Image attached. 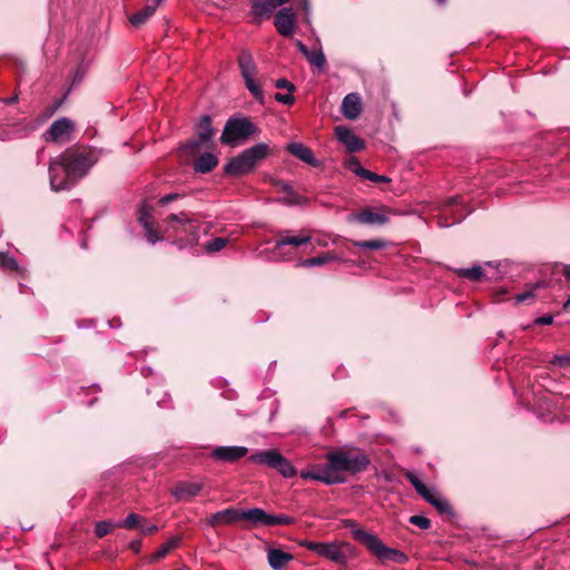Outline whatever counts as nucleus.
Segmentation results:
<instances>
[{"label": "nucleus", "mask_w": 570, "mask_h": 570, "mask_svg": "<svg viewBox=\"0 0 570 570\" xmlns=\"http://www.w3.org/2000/svg\"><path fill=\"white\" fill-rule=\"evenodd\" d=\"M308 551H312L321 557H324L341 567V558L338 542H317L305 541L303 543Z\"/></svg>", "instance_id": "14"}, {"label": "nucleus", "mask_w": 570, "mask_h": 570, "mask_svg": "<svg viewBox=\"0 0 570 570\" xmlns=\"http://www.w3.org/2000/svg\"><path fill=\"white\" fill-rule=\"evenodd\" d=\"M464 217H465V215L460 214V215L455 216L451 223H449V222L442 223L441 218H440L439 219V225L448 227V226H451L453 224L460 223Z\"/></svg>", "instance_id": "54"}, {"label": "nucleus", "mask_w": 570, "mask_h": 570, "mask_svg": "<svg viewBox=\"0 0 570 570\" xmlns=\"http://www.w3.org/2000/svg\"><path fill=\"white\" fill-rule=\"evenodd\" d=\"M312 242V236L309 234L302 233L299 235H284L281 234L275 242L274 253H279L285 246L298 247L302 245L309 244Z\"/></svg>", "instance_id": "20"}, {"label": "nucleus", "mask_w": 570, "mask_h": 570, "mask_svg": "<svg viewBox=\"0 0 570 570\" xmlns=\"http://www.w3.org/2000/svg\"><path fill=\"white\" fill-rule=\"evenodd\" d=\"M275 86L278 89H287V91H289V92H293L295 90L294 83H292L291 81H288L285 78H281V79L276 80Z\"/></svg>", "instance_id": "46"}, {"label": "nucleus", "mask_w": 570, "mask_h": 570, "mask_svg": "<svg viewBox=\"0 0 570 570\" xmlns=\"http://www.w3.org/2000/svg\"><path fill=\"white\" fill-rule=\"evenodd\" d=\"M269 146L265 142L256 144L245 149L238 156L232 158L225 165V173L232 176H240L252 171L269 154Z\"/></svg>", "instance_id": "4"}, {"label": "nucleus", "mask_w": 570, "mask_h": 570, "mask_svg": "<svg viewBox=\"0 0 570 570\" xmlns=\"http://www.w3.org/2000/svg\"><path fill=\"white\" fill-rule=\"evenodd\" d=\"M75 129V124L66 118L55 120L45 132V140L48 142H68L71 140V134Z\"/></svg>", "instance_id": "12"}, {"label": "nucleus", "mask_w": 570, "mask_h": 570, "mask_svg": "<svg viewBox=\"0 0 570 570\" xmlns=\"http://www.w3.org/2000/svg\"><path fill=\"white\" fill-rule=\"evenodd\" d=\"M301 478L320 481L326 485H333L335 482L340 481L337 478L330 474L326 463L323 468H318L316 471H302Z\"/></svg>", "instance_id": "25"}, {"label": "nucleus", "mask_w": 570, "mask_h": 570, "mask_svg": "<svg viewBox=\"0 0 570 570\" xmlns=\"http://www.w3.org/2000/svg\"><path fill=\"white\" fill-rule=\"evenodd\" d=\"M345 165L352 173H354L361 178L364 177V171H367V169L362 167L360 160L355 156H350L348 158H346Z\"/></svg>", "instance_id": "40"}, {"label": "nucleus", "mask_w": 570, "mask_h": 570, "mask_svg": "<svg viewBox=\"0 0 570 570\" xmlns=\"http://www.w3.org/2000/svg\"><path fill=\"white\" fill-rule=\"evenodd\" d=\"M274 24L277 32L284 37L293 36L295 31V14L291 8H283L276 14Z\"/></svg>", "instance_id": "17"}, {"label": "nucleus", "mask_w": 570, "mask_h": 570, "mask_svg": "<svg viewBox=\"0 0 570 570\" xmlns=\"http://www.w3.org/2000/svg\"><path fill=\"white\" fill-rule=\"evenodd\" d=\"M18 95L14 94L12 95L11 97H8V98H4L2 99V101L6 104V105H12V104H16L18 101Z\"/></svg>", "instance_id": "55"}, {"label": "nucleus", "mask_w": 570, "mask_h": 570, "mask_svg": "<svg viewBox=\"0 0 570 570\" xmlns=\"http://www.w3.org/2000/svg\"><path fill=\"white\" fill-rule=\"evenodd\" d=\"M338 547L340 554H342L341 569L345 570L347 567V560L356 558L358 556V550L356 547L345 541L338 542Z\"/></svg>", "instance_id": "31"}, {"label": "nucleus", "mask_w": 570, "mask_h": 570, "mask_svg": "<svg viewBox=\"0 0 570 570\" xmlns=\"http://www.w3.org/2000/svg\"><path fill=\"white\" fill-rule=\"evenodd\" d=\"M335 136L350 153L360 151L365 148L364 141L347 127L337 126L335 128Z\"/></svg>", "instance_id": "18"}, {"label": "nucleus", "mask_w": 570, "mask_h": 570, "mask_svg": "<svg viewBox=\"0 0 570 570\" xmlns=\"http://www.w3.org/2000/svg\"><path fill=\"white\" fill-rule=\"evenodd\" d=\"M295 46L302 53H306V50L308 49L301 40H295Z\"/></svg>", "instance_id": "56"}, {"label": "nucleus", "mask_w": 570, "mask_h": 570, "mask_svg": "<svg viewBox=\"0 0 570 570\" xmlns=\"http://www.w3.org/2000/svg\"><path fill=\"white\" fill-rule=\"evenodd\" d=\"M440 3H443L445 0H438Z\"/></svg>", "instance_id": "60"}, {"label": "nucleus", "mask_w": 570, "mask_h": 570, "mask_svg": "<svg viewBox=\"0 0 570 570\" xmlns=\"http://www.w3.org/2000/svg\"><path fill=\"white\" fill-rule=\"evenodd\" d=\"M365 175H364V179H368L371 181H374V183H389L391 181V179L384 175H377L371 170L367 169V171H364Z\"/></svg>", "instance_id": "43"}, {"label": "nucleus", "mask_w": 570, "mask_h": 570, "mask_svg": "<svg viewBox=\"0 0 570 570\" xmlns=\"http://www.w3.org/2000/svg\"><path fill=\"white\" fill-rule=\"evenodd\" d=\"M63 163L68 165L71 176L80 180L87 175L89 169L97 163L98 157L95 151L88 148H69L61 153Z\"/></svg>", "instance_id": "7"}, {"label": "nucleus", "mask_w": 570, "mask_h": 570, "mask_svg": "<svg viewBox=\"0 0 570 570\" xmlns=\"http://www.w3.org/2000/svg\"><path fill=\"white\" fill-rule=\"evenodd\" d=\"M248 453L246 446H216L213 449L210 456L216 461L235 463Z\"/></svg>", "instance_id": "16"}, {"label": "nucleus", "mask_w": 570, "mask_h": 570, "mask_svg": "<svg viewBox=\"0 0 570 570\" xmlns=\"http://www.w3.org/2000/svg\"><path fill=\"white\" fill-rule=\"evenodd\" d=\"M410 523L421 528V529H429L431 527V521L429 518L423 515H412L410 518Z\"/></svg>", "instance_id": "42"}, {"label": "nucleus", "mask_w": 570, "mask_h": 570, "mask_svg": "<svg viewBox=\"0 0 570 570\" xmlns=\"http://www.w3.org/2000/svg\"><path fill=\"white\" fill-rule=\"evenodd\" d=\"M140 223L142 224L145 228V237L148 243L155 244L163 239V237L158 234L157 230L153 228V226L148 222V216L142 214L139 218Z\"/></svg>", "instance_id": "35"}, {"label": "nucleus", "mask_w": 570, "mask_h": 570, "mask_svg": "<svg viewBox=\"0 0 570 570\" xmlns=\"http://www.w3.org/2000/svg\"><path fill=\"white\" fill-rule=\"evenodd\" d=\"M315 243L321 246V247H326L327 246V242L324 240V239H321V238H317L315 239Z\"/></svg>", "instance_id": "58"}, {"label": "nucleus", "mask_w": 570, "mask_h": 570, "mask_svg": "<svg viewBox=\"0 0 570 570\" xmlns=\"http://www.w3.org/2000/svg\"><path fill=\"white\" fill-rule=\"evenodd\" d=\"M534 322L538 325H550L553 322V316L547 314V315H543V316H540V317L535 318Z\"/></svg>", "instance_id": "50"}, {"label": "nucleus", "mask_w": 570, "mask_h": 570, "mask_svg": "<svg viewBox=\"0 0 570 570\" xmlns=\"http://www.w3.org/2000/svg\"><path fill=\"white\" fill-rule=\"evenodd\" d=\"M405 479L414 487L415 491L423 498L429 499L428 494L431 490L416 476L412 471L404 473Z\"/></svg>", "instance_id": "32"}, {"label": "nucleus", "mask_w": 570, "mask_h": 570, "mask_svg": "<svg viewBox=\"0 0 570 570\" xmlns=\"http://www.w3.org/2000/svg\"><path fill=\"white\" fill-rule=\"evenodd\" d=\"M257 132L258 128L250 119L242 116H232L225 124L220 141L226 145L235 146L246 141Z\"/></svg>", "instance_id": "5"}, {"label": "nucleus", "mask_w": 570, "mask_h": 570, "mask_svg": "<svg viewBox=\"0 0 570 570\" xmlns=\"http://www.w3.org/2000/svg\"><path fill=\"white\" fill-rule=\"evenodd\" d=\"M140 531L145 535H151L158 531V527L156 524L149 527H140Z\"/></svg>", "instance_id": "52"}, {"label": "nucleus", "mask_w": 570, "mask_h": 570, "mask_svg": "<svg viewBox=\"0 0 570 570\" xmlns=\"http://www.w3.org/2000/svg\"><path fill=\"white\" fill-rule=\"evenodd\" d=\"M227 244V239L223 237H216L208 242L205 246L208 253H215L223 249Z\"/></svg>", "instance_id": "41"}, {"label": "nucleus", "mask_w": 570, "mask_h": 570, "mask_svg": "<svg viewBox=\"0 0 570 570\" xmlns=\"http://www.w3.org/2000/svg\"><path fill=\"white\" fill-rule=\"evenodd\" d=\"M166 222L173 225L177 235L175 243L181 249L188 246H195L198 243V225H196L185 212L170 214Z\"/></svg>", "instance_id": "6"}, {"label": "nucleus", "mask_w": 570, "mask_h": 570, "mask_svg": "<svg viewBox=\"0 0 570 570\" xmlns=\"http://www.w3.org/2000/svg\"><path fill=\"white\" fill-rule=\"evenodd\" d=\"M293 559V554L281 549L271 548L267 551L268 564L273 570H283Z\"/></svg>", "instance_id": "22"}, {"label": "nucleus", "mask_w": 570, "mask_h": 570, "mask_svg": "<svg viewBox=\"0 0 570 570\" xmlns=\"http://www.w3.org/2000/svg\"><path fill=\"white\" fill-rule=\"evenodd\" d=\"M217 157L210 153H206L196 159L194 169L197 173L205 174L212 171L217 166Z\"/></svg>", "instance_id": "26"}, {"label": "nucleus", "mask_w": 570, "mask_h": 570, "mask_svg": "<svg viewBox=\"0 0 570 570\" xmlns=\"http://www.w3.org/2000/svg\"><path fill=\"white\" fill-rule=\"evenodd\" d=\"M456 273L460 277H463V278H466L470 281H474V282L481 281L484 275L481 266H473L471 268H461V269H458Z\"/></svg>", "instance_id": "36"}, {"label": "nucleus", "mask_w": 570, "mask_h": 570, "mask_svg": "<svg viewBox=\"0 0 570 570\" xmlns=\"http://www.w3.org/2000/svg\"><path fill=\"white\" fill-rule=\"evenodd\" d=\"M238 66L245 80L246 88L256 99L263 100V90L254 79L257 69L252 55L247 51H243L238 57Z\"/></svg>", "instance_id": "10"}, {"label": "nucleus", "mask_w": 570, "mask_h": 570, "mask_svg": "<svg viewBox=\"0 0 570 570\" xmlns=\"http://www.w3.org/2000/svg\"><path fill=\"white\" fill-rule=\"evenodd\" d=\"M151 1L155 2L158 6L163 2V0H151Z\"/></svg>", "instance_id": "59"}, {"label": "nucleus", "mask_w": 570, "mask_h": 570, "mask_svg": "<svg viewBox=\"0 0 570 570\" xmlns=\"http://www.w3.org/2000/svg\"><path fill=\"white\" fill-rule=\"evenodd\" d=\"M563 275L566 276L567 279H570V265H566L563 267Z\"/></svg>", "instance_id": "57"}, {"label": "nucleus", "mask_w": 570, "mask_h": 570, "mask_svg": "<svg viewBox=\"0 0 570 570\" xmlns=\"http://www.w3.org/2000/svg\"><path fill=\"white\" fill-rule=\"evenodd\" d=\"M429 499H424L431 505H433L441 514H453L452 508L448 500L439 497L432 491L428 494Z\"/></svg>", "instance_id": "30"}, {"label": "nucleus", "mask_w": 570, "mask_h": 570, "mask_svg": "<svg viewBox=\"0 0 570 570\" xmlns=\"http://www.w3.org/2000/svg\"><path fill=\"white\" fill-rule=\"evenodd\" d=\"M275 100L278 101V102H282L284 105H292L294 102V96H293V92H287V94H275Z\"/></svg>", "instance_id": "45"}, {"label": "nucleus", "mask_w": 570, "mask_h": 570, "mask_svg": "<svg viewBox=\"0 0 570 570\" xmlns=\"http://www.w3.org/2000/svg\"><path fill=\"white\" fill-rule=\"evenodd\" d=\"M206 522L213 528L240 524L243 529L249 530L262 525H292L296 522V519L287 514H268L261 508L245 510L229 507L213 513L206 519Z\"/></svg>", "instance_id": "1"}, {"label": "nucleus", "mask_w": 570, "mask_h": 570, "mask_svg": "<svg viewBox=\"0 0 570 570\" xmlns=\"http://www.w3.org/2000/svg\"><path fill=\"white\" fill-rule=\"evenodd\" d=\"M180 198V195L177 194V193H171V194H168V195H165L163 196L160 199H159V204L161 205H167L176 199Z\"/></svg>", "instance_id": "48"}, {"label": "nucleus", "mask_w": 570, "mask_h": 570, "mask_svg": "<svg viewBox=\"0 0 570 570\" xmlns=\"http://www.w3.org/2000/svg\"><path fill=\"white\" fill-rule=\"evenodd\" d=\"M287 150L312 167H320L321 161L314 157L312 149L302 142H291L287 145Z\"/></svg>", "instance_id": "21"}, {"label": "nucleus", "mask_w": 570, "mask_h": 570, "mask_svg": "<svg viewBox=\"0 0 570 570\" xmlns=\"http://www.w3.org/2000/svg\"><path fill=\"white\" fill-rule=\"evenodd\" d=\"M272 184L277 188L278 191H282L286 195V197L283 199L284 203L289 205H301L305 203L306 199L297 194L287 181L282 179H272Z\"/></svg>", "instance_id": "23"}, {"label": "nucleus", "mask_w": 570, "mask_h": 570, "mask_svg": "<svg viewBox=\"0 0 570 570\" xmlns=\"http://www.w3.org/2000/svg\"><path fill=\"white\" fill-rule=\"evenodd\" d=\"M336 259H337V256L334 253L327 252V253L322 254L321 256L311 257V258L301 261L299 263H297V267L311 268V267H315V266H322L324 264L334 262Z\"/></svg>", "instance_id": "28"}, {"label": "nucleus", "mask_w": 570, "mask_h": 570, "mask_svg": "<svg viewBox=\"0 0 570 570\" xmlns=\"http://www.w3.org/2000/svg\"><path fill=\"white\" fill-rule=\"evenodd\" d=\"M118 528V523H112L109 520L98 521L95 524V534L98 538H104L109 534L114 529Z\"/></svg>", "instance_id": "39"}, {"label": "nucleus", "mask_w": 570, "mask_h": 570, "mask_svg": "<svg viewBox=\"0 0 570 570\" xmlns=\"http://www.w3.org/2000/svg\"><path fill=\"white\" fill-rule=\"evenodd\" d=\"M289 0H250V9L252 13L255 18L262 19L264 17H269L274 10L288 2ZM299 7H302L305 11L309 10L308 0H297Z\"/></svg>", "instance_id": "13"}, {"label": "nucleus", "mask_w": 570, "mask_h": 570, "mask_svg": "<svg viewBox=\"0 0 570 570\" xmlns=\"http://www.w3.org/2000/svg\"><path fill=\"white\" fill-rule=\"evenodd\" d=\"M196 131L197 139L187 142L186 148L196 150L212 140L214 136V130L212 127V119L208 115H205L200 118L199 122L196 126Z\"/></svg>", "instance_id": "15"}, {"label": "nucleus", "mask_w": 570, "mask_h": 570, "mask_svg": "<svg viewBox=\"0 0 570 570\" xmlns=\"http://www.w3.org/2000/svg\"><path fill=\"white\" fill-rule=\"evenodd\" d=\"M344 524L346 528H351L353 539L364 546L380 562L392 561L397 564H404L409 560L404 552L389 548L377 535L358 528L354 520H345Z\"/></svg>", "instance_id": "3"}, {"label": "nucleus", "mask_w": 570, "mask_h": 570, "mask_svg": "<svg viewBox=\"0 0 570 570\" xmlns=\"http://www.w3.org/2000/svg\"><path fill=\"white\" fill-rule=\"evenodd\" d=\"M551 363L559 367H568L570 366V354L567 355H554Z\"/></svg>", "instance_id": "44"}, {"label": "nucleus", "mask_w": 570, "mask_h": 570, "mask_svg": "<svg viewBox=\"0 0 570 570\" xmlns=\"http://www.w3.org/2000/svg\"><path fill=\"white\" fill-rule=\"evenodd\" d=\"M405 479L414 487L415 491L423 498L429 499L428 494L431 490L416 476L412 471L404 473Z\"/></svg>", "instance_id": "33"}, {"label": "nucleus", "mask_w": 570, "mask_h": 570, "mask_svg": "<svg viewBox=\"0 0 570 570\" xmlns=\"http://www.w3.org/2000/svg\"><path fill=\"white\" fill-rule=\"evenodd\" d=\"M303 55L312 66H315L318 69L324 68V66L326 63V58H325L324 52L321 49H318V50L307 49L306 53H303Z\"/></svg>", "instance_id": "34"}, {"label": "nucleus", "mask_w": 570, "mask_h": 570, "mask_svg": "<svg viewBox=\"0 0 570 570\" xmlns=\"http://www.w3.org/2000/svg\"><path fill=\"white\" fill-rule=\"evenodd\" d=\"M141 546H142V541L140 539L138 540H132L130 543H129V549L131 551H134L135 553H139L140 550H141Z\"/></svg>", "instance_id": "53"}, {"label": "nucleus", "mask_w": 570, "mask_h": 570, "mask_svg": "<svg viewBox=\"0 0 570 570\" xmlns=\"http://www.w3.org/2000/svg\"><path fill=\"white\" fill-rule=\"evenodd\" d=\"M202 488L203 485L200 483L179 482L174 490V495L178 500L190 501L200 492Z\"/></svg>", "instance_id": "24"}, {"label": "nucleus", "mask_w": 570, "mask_h": 570, "mask_svg": "<svg viewBox=\"0 0 570 570\" xmlns=\"http://www.w3.org/2000/svg\"><path fill=\"white\" fill-rule=\"evenodd\" d=\"M158 4L151 1V3L142 8L140 11L130 14L128 19L132 26L140 27L156 12Z\"/></svg>", "instance_id": "27"}, {"label": "nucleus", "mask_w": 570, "mask_h": 570, "mask_svg": "<svg viewBox=\"0 0 570 570\" xmlns=\"http://www.w3.org/2000/svg\"><path fill=\"white\" fill-rule=\"evenodd\" d=\"M50 187L55 191L67 190L73 187L78 180L71 176L68 165L63 163L60 154L49 163Z\"/></svg>", "instance_id": "9"}, {"label": "nucleus", "mask_w": 570, "mask_h": 570, "mask_svg": "<svg viewBox=\"0 0 570 570\" xmlns=\"http://www.w3.org/2000/svg\"><path fill=\"white\" fill-rule=\"evenodd\" d=\"M142 521H145L144 517L137 513H129L122 522L118 523V528L137 529L141 527Z\"/></svg>", "instance_id": "38"}, {"label": "nucleus", "mask_w": 570, "mask_h": 570, "mask_svg": "<svg viewBox=\"0 0 570 570\" xmlns=\"http://www.w3.org/2000/svg\"><path fill=\"white\" fill-rule=\"evenodd\" d=\"M0 262L2 265H4L6 267H8L11 271H16L18 268V263L12 257L1 256Z\"/></svg>", "instance_id": "47"}, {"label": "nucleus", "mask_w": 570, "mask_h": 570, "mask_svg": "<svg viewBox=\"0 0 570 570\" xmlns=\"http://www.w3.org/2000/svg\"><path fill=\"white\" fill-rule=\"evenodd\" d=\"M362 112L361 97L356 92L348 94L342 102V114L350 120H355Z\"/></svg>", "instance_id": "19"}, {"label": "nucleus", "mask_w": 570, "mask_h": 570, "mask_svg": "<svg viewBox=\"0 0 570 570\" xmlns=\"http://www.w3.org/2000/svg\"><path fill=\"white\" fill-rule=\"evenodd\" d=\"M325 460L330 474L340 480L335 484L344 483L346 474L355 475L365 472L371 464V458L365 451L350 446L328 451Z\"/></svg>", "instance_id": "2"}, {"label": "nucleus", "mask_w": 570, "mask_h": 570, "mask_svg": "<svg viewBox=\"0 0 570 570\" xmlns=\"http://www.w3.org/2000/svg\"><path fill=\"white\" fill-rule=\"evenodd\" d=\"M460 200H461V198H460V197H458V196H456V197H450V198H448V199L444 202V205H443V207H444V208H443L444 214L446 213V210H448L450 207H452V206L456 205Z\"/></svg>", "instance_id": "51"}, {"label": "nucleus", "mask_w": 570, "mask_h": 570, "mask_svg": "<svg viewBox=\"0 0 570 570\" xmlns=\"http://www.w3.org/2000/svg\"><path fill=\"white\" fill-rule=\"evenodd\" d=\"M533 297V289H529V291H525L523 293H520L515 296V303L519 304V303H523L525 302L528 298H531Z\"/></svg>", "instance_id": "49"}, {"label": "nucleus", "mask_w": 570, "mask_h": 570, "mask_svg": "<svg viewBox=\"0 0 570 570\" xmlns=\"http://www.w3.org/2000/svg\"><path fill=\"white\" fill-rule=\"evenodd\" d=\"M248 461L274 469L284 478H292L296 474L294 465L276 449L253 453L248 456Z\"/></svg>", "instance_id": "8"}, {"label": "nucleus", "mask_w": 570, "mask_h": 570, "mask_svg": "<svg viewBox=\"0 0 570 570\" xmlns=\"http://www.w3.org/2000/svg\"><path fill=\"white\" fill-rule=\"evenodd\" d=\"M350 223H360L363 225H384L389 223L387 208L382 206L379 208L366 207L357 213L348 215Z\"/></svg>", "instance_id": "11"}, {"label": "nucleus", "mask_w": 570, "mask_h": 570, "mask_svg": "<svg viewBox=\"0 0 570 570\" xmlns=\"http://www.w3.org/2000/svg\"><path fill=\"white\" fill-rule=\"evenodd\" d=\"M180 543V538L174 537L170 538L166 543H164L158 550H156L150 556V562H157L164 559L173 549L177 548Z\"/></svg>", "instance_id": "29"}, {"label": "nucleus", "mask_w": 570, "mask_h": 570, "mask_svg": "<svg viewBox=\"0 0 570 570\" xmlns=\"http://www.w3.org/2000/svg\"><path fill=\"white\" fill-rule=\"evenodd\" d=\"M353 245L360 249L377 250L384 248L386 246V242L382 239L353 240Z\"/></svg>", "instance_id": "37"}]
</instances>
